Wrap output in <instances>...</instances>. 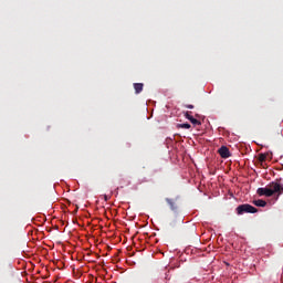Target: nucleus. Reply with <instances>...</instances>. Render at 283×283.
<instances>
[{"label": "nucleus", "instance_id": "39448f33", "mask_svg": "<svg viewBox=\"0 0 283 283\" xmlns=\"http://www.w3.org/2000/svg\"><path fill=\"white\" fill-rule=\"evenodd\" d=\"M166 202L169 205L171 211H178V206L176 205V201L170 198H166Z\"/></svg>", "mask_w": 283, "mask_h": 283}, {"label": "nucleus", "instance_id": "20e7f679", "mask_svg": "<svg viewBox=\"0 0 283 283\" xmlns=\"http://www.w3.org/2000/svg\"><path fill=\"white\" fill-rule=\"evenodd\" d=\"M185 116L188 120H190V123H192V125H202V123H200V120H198L193 116H191V114H189V112H186Z\"/></svg>", "mask_w": 283, "mask_h": 283}, {"label": "nucleus", "instance_id": "1a4fd4ad", "mask_svg": "<svg viewBox=\"0 0 283 283\" xmlns=\"http://www.w3.org/2000/svg\"><path fill=\"white\" fill-rule=\"evenodd\" d=\"M179 127H181V129H191V124H180Z\"/></svg>", "mask_w": 283, "mask_h": 283}, {"label": "nucleus", "instance_id": "0eeeda50", "mask_svg": "<svg viewBox=\"0 0 283 283\" xmlns=\"http://www.w3.org/2000/svg\"><path fill=\"white\" fill-rule=\"evenodd\" d=\"M253 205H255V207H266V201L258 199L253 201Z\"/></svg>", "mask_w": 283, "mask_h": 283}, {"label": "nucleus", "instance_id": "423d86ee", "mask_svg": "<svg viewBox=\"0 0 283 283\" xmlns=\"http://www.w3.org/2000/svg\"><path fill=\"white\" fill-rule=\"evenodd\" d=\"M143 87H145V84H143V83H134L135 94H140V92H143Z\"/></svg>", "mask_w": 283, "mask_h": 283}, {"label": "nucleus", "instance_id": "f03ea898", "mask_svg": "<svg viewBox=\"0 0 283 283\" xmlns=\"http://www.w3.org/2000/svg\"><path fill=\"white\" fill-rule=\"evenodd\" d=\"M237 213L238 216H244V213H258V208L249 203H243L237 208Z\"/></svg>", "mask_w": 283, "mask_h": 283}, {"label": "nucleus", "instance_id": "6e6552de", "mask_svg": "<svg viewBox=\"0 0 283 283\" xmlns=\"http://www.w3.org/2000/svg\"><path fill=\"white\" fill-rule=\"evenodd\" d=\"M266 161V155L260 154L259 155V163H265Z\"/></svg>", "mask_w": 283, "mask_h": 283}, {"label": "nucleus", "instance_id": "9b49d317", "mask_svg": "<svg viewBox=\"0 0 283 283\" xmlns=\"http://www.w3.org/2000/svg\"><path fill=\"white\" fill-rule=\"evenodd\" d=\"M104 200L105 202H107V200H109V197H107L106 195L104 196Z\"/></svg>", "mask_w": 283, "mask_h": 283}, {"label": "nucleus", "instance_id": "7ed1b4c3", "mask_svg": "<svg viewBox=\"0 0 283 283\" xmlns=\"http://www.w3.org/2000/svg\"><path fill=\"white\" fill-rule=\"evenodd\" d=\"M218 154L221 156V158H231V151L229 150V147L221 146L218 150Z\"/></svg>", "mask_w": 283, "mask_h": 283}, {"label": "nucleus", "instance_id": "9d476101", "mask_svg": "<svg viewBox=\"0 0 283 283\" xmlns=\"http://www.w3.org/2000/svg\"><path fill=\"white\" fill-rule=\"evenodd\" d=\"M185 107H186L187 109H193V105H191V104H187V105H185Z\"/></svg>", "mask_w": 283, "mask_h": 283}, {"label": "nucleus", "instance_id": "f257e3e1", "mask_svg": "<svg viewBox=\"0 0 283 283\" xmlns=\"http://www.w3.org/2000/svg\"><path fill=\"white\" fill-rule=\"evenodd\" d=\"M258 196H265L266 198H271L274 193L277 196H282L283 193V185L277 181L270 182L265 188H259L256 190Z\"/></svg>", "mask_w": 283, "mask_h": 283}]
</instances>
